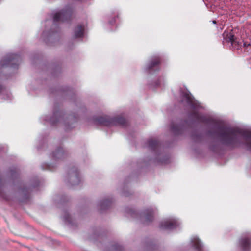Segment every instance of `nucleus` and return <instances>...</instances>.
I'll use <instances>...</instances> for the list:
<instances>
[{"label":"nucleus","mask_w":251,"mask_h":251,"mask_svg":"<svg viewBox=\"0 0 251 251\" xmlns=\"http://www.w3.org/2000/svg\"><path fill=\"white\" fill-rule=\"evenodd\" d=\"M27 89H28V90L29 91V93H30V91H32V87H31V86H29L28 87V88H27Z\"/></svg>","instance_id":"30"},{"label":"nucleus","mask_w":251,"mask_h":251,"mask_svg":"<svg viewBox=\"0 0 251 251\" xmlns=\"http://www.w3.org/2000/svg\"><path fill=\"white\" fill-rule=\"evenodd\" d=\"M160 58L159 55L152 56L147 63L145 68V71L149 74H153L159 70V64Z\"/></svg>","instance_id":"10"},{"label":"nucleus","mask_w":251,"mask_h":251,"mask_svg":"<svg viewBox=\"0 0 251 251\" xmlns=\"http://www.w3.org/2000/svg\"><path fill=\"white\" fill-rule=\"evenodd\" d=\"M22 61L21 56L18 54L8 53L0 61V68L9 67L17 69Z\"/></svg>","instance_id":"8"},{"label":"nucleus","mask_w":251,"mask_h":251,"mask_svg":"<svg viewBox=\"0 0 251 251\" xmlns=\"http://www.w3.org/2000/svg\"><path fill=\"white\" fill-rule=\"evenodd\" d=\"M70 89L68 87H65V88H62V89H59L57 90V91L59 93L61 92H66L68 93V92L69 91H70Z\"/></svg>","instance_id":"26"},{"label":"nucleus","mask_w":251,"mask_h":251,"mask_svg":"<svg viewBox=\"0 0 251 251\" xmlns=\"http://www.w3.org/2000/svg\"><path fill=\"white\" fill-rule=\"evenodd\" d=\"M87 30V23L78 24L74 29L73 36L74 38H82L85 36Z\"/></svg>","instance_id":"15"},{"label":"nucleus","mask_w":251,"mask_h":251,"mask_svg":"<svg viewBox=\"0 0 251 251\" xmlns=\"http://www.w3.org/2000/svg\"><path fill=\"white\" fill-rule=\"evenodd\" d=\"M239 244L243 251H249L251 249V233L243 234L239 240Z\"/></svg>","instance_id":"14"},{"label":"nucleus","mask_w":251,"mask_h":251,"mask_svg":"<svg viewBox=\"0 0 251 251\" xmlns=\"http://www.w3.org/2000/svg\"><path fill=\"white\" fill-rule=\"evenodd\" d=\"M68 177V182L72 186L77 185L80 183L81 179L77 167L74 166L69 169Z\"/></svg>","instance_id":"12"},{"label":"nucleus","mask_w":251,"mask_h":251,"mask_svg":"<svg viewBox=\"0 0 251 251\" xmlns=\"http://www.w3.org/2000/svg\"><path fill=\"white\" fill-rule=\"evenodd\" d=\"M112 203V199L105 198L99 202L98 207L101 212H102L108 209L111 206Z\"/></svg>","instance_id":"18"},{"label":"nucleus","mask_w":251,"mask_h":251,"mask_svg":"<svg viewBox=\"0 0 251 251\" xmlns=\"http://www.w3.org/2000/svg\"><path fill=\"white\" fill-rule=\"evenodd\" d=\"M190 123L187 120L182 121L177 125H174L172 123L171 126V130L175 135H181L185 132L190 126Z\"/></svg>","instance_id":"13"},{"label":"nucleus","mask_w":251,"mask_h":251,"mask_svg":"<svg viewBox=\"0 0 251 251\" xmlns=\"http://www.w3.org/2000/svg\"><path fill=\"white\" fill-rule=\"evenodd\" d=\"M128 213L129 214H130L132 216L134 217L136 215L137 213H136V212H135V211H134L132 209H130L128 212Z\"/></svg>","instance_id":"27"},{"label":"nucleus","mask_w":251,"mask_h":251,"mask_svg":"<svg viewBox=\"0 0 251 251\" xmlns=\"http://www.w3.org/2000/svg\"><path fill=\"white\" fill-rule=\"evenodd\" d=\"M0 98L6 100H11L12 99L11 94L2 86L0 85Z\"/></svg>","instance_id":"20"},{"label":"nucleus","mask_w":251,"mask_h":251,"mask_svg":"<svg viewBox=\"0 0 251 251\" xmlns=\"http://www.w3.org/2000/svg\"><path fill=\"white\" fill-rule=\"evenodd\" d=\"M212 23H213V24H216V21H215V20H213V21H212Z\"/></svg>","instance_id":"33"},{"label":"nucleus","mask_w":251,"mask_h":251,"mask_svg":"<svg viewBox=\"0 0 251 251\" xmlns=\"http://www.w3.org/2000/svg\"><path fill=\"white\" fill-rule=\"evenodd\" d=\"M191 247L196 251H202L203 245L197 236H192L190 239Z\"/></svg>","instance_id":"17"},{"label":"nucleus","mask_w":251,"mask_h":251,"mask_svg":"<svg viewBox=\"0 0 251 251\" xmlns=\"http://www.w3.org/2000/svg\"><path fill=\"white\" fill-rule=\"evenodd\" d=\"M77 120V116L75 115H67L56 106L53 108L51 116L43 115L40 119V122L44 125L49 124L51 126L62 125L65 126L66 130L75 127Z\"/></svg>","instance_id":"3"},{"label":"nucleus","mask_w":251,"mask_h":251,"mask_svg":"<svg viewBox=\"0 0 251 251\" xmlns=\"http://www.w3.org/2000/svg\"><path fill=\"white\" fill-rule=\"evenodd\" d=\"M224 41L230 43L232 46V49L234 50H240L244 48L247 51H248L251 50V45L250 43L247 42H243L239 38L236 37L232 31L231 30L230 32L225 31L223 34Z\"/></svg>","instance_id":"6"},{"label":"nucleus","mask_w":251,"mask_h":251,"mask_svg":"<svg viewBox=\"0 0 251 251\" xmlns=\"http://www.w3.org/2000/svg\"><path fill=\"white\" fill-rule=\"evenodd\" d=\"M73 13L72 5H68L61 10L53 11L50 16L51 18L45 21V30L42 33V38L47 44L56 37L59 31V23L69 22Z\"/></svg>","instance_id":"2"},{"label":"nucleus","mask_w":251,"mask_h":251,"mask_svg":"<svg viewBox=\"0 0 251 251\" xmlns=\"http://www.w3.org/2000/svg\"><path fill=\"white\" fill-rule=\"evenodd\" d=\"M93 122L96 125L107 127L113 126H120L124 127L127 124L126 119L120 116L112 117L109 116L95 117L93 118Z\"/></svg>","instance_id":"5"},{"label":"nucleus","mask_w":251,"mask_h":251,"mask_svg":"<svg viewBox=\"0 0 251 251\" xmlns=\"http://www.w3.org/2000/svg\"><path fill=\"white\" fill-rule=\"evenodd\" d=\"M210 149H211L212 151H215V150L214 148V147H210Z\"/></svg>","instance_id":"31"},{"label":"nucleus","mask_w":251,"mask_h":251,"mask_svg":"<svg viewBox=\"0 0 251 251\" xmlns=\"http://www.w3.org/2000/svg\"><path fill=\"white\" fill-rule=\"evenodd\" d=\"M145 147L152 153V160L155 163L161 164L169 163V155L164 151L161 144L157 140L149 139L146 142Z\"/></svg>","instance_id":"4"},{"label":"nucleus","mask_w":251,"mask_h":251,"mask_svg":"<svg viewBox=\"0 0 251 251\" xmlns=\"http://www.w3.org/2000/svg\"><path fill=\"white\" fill-rule=\"evenodd\" d=\"M122 195H123V196H129V195H130V194H129V193L128 192H128H127V191L126 192V191H124V192L122 193Z\"/></svg>","instance_id":"29"},{"label":"nucleus","mask_w":251,"mask_h":251,"mask_svg":"<svg viewBox=\"0 0 251 251\" xmlns=\"http://www.w3.org/2000/svg\"><path fill=\"white\" fill-rule=\"evenodd\" d=\"M3 148V147L1 145H0V151H1L2 150Z\"/></svg>","instance_id":"32"},{"label":"nucleus","mask_w":251,"mask_h":251,"mask_svg":"<svg viewBox=\"0 0 251 251\" xmlns=\"http://www.w3.org/2000/svg\"><path fill=\"white\" fill-rule=\"evenodd\" d=\"M114 249L116 251H123L124 250L123 247L117 244L114 245Z\"/></svg>","instance_id":"25"},{"label":"nucleus","mask_w":251,"mask_h":251,"mask_svg":"<svg viewBox=\"0 0 251 251\" xmlns=\"http://www.w3.org/2000/svg\"><path fill=\"white\" fill-rule=\"evenodd\" d=\"M119 19V13L117 11L113 12L111 16L109 17L108 24L110 25H114L116 24L117 21Z\"/></svg>","instance_id":"21"},{"label":"nucleus","mask_w":251,"mask_h":251,"mask_svg":"<svg viewBox=\"0 0 251 251\" xmlns=\"http://www.w3.org/2000/svg\"><path fill=\"white\" fill-rule=\"evenodd\" d=\"M192 139L196 142H199L203 140V135L201 133L194 132L191 135Z\"/></svg>","instance_id":"22"},{"label":"nucleus","mask_w":251,"mask_h":251,"mask_svg":"<svg viewBox=\"0 0 251 251\" xmlns=\"http://www.w3.org/2000/svg\"><path fill=\"white\" fill-rule=\"evenodd\" d=\"M180 103L189 107L193 111L188 114V118L193 122H198L212 126L207 131L209 136L217 135L220 142L224 145L234 148L241 143V137L245 141L247 150L251 151V132L238 128L221 124L220 121L202 112L205 109L204 105L194 99L187 89L180 90Z\"/></svg>","instance_id":"1"},{"label":"nucleus","mask_w":251,"mask_h":251,"mask_svg":"<svg viewBox=\"0 0 251 251\" xmlns=\"http://www.w3.org/2000/svg\"><path fill=\"white\" fill-rule=\"evenodd\" d=\"M180 221L175 217H170L160 222L159 227L161 230H172L179 227Z\"/></svg>","instance_id":"9"},{"label":"nucleus","mask_w":251,"mask_h":251,"mask_svg":"<svg viewBox=\"0 0 251 251\" xmlns=\"http://www.w3.org/2000/svg\"><path fill=\"white\" fill-rule=\"evenodd\" d=\"M165 84V79L164 77H159L157 80L155 81L152 82L149 84V87L152 90L155 89L157 87H161L162 85Z\"/></svg>","instance_id":"19"},{"label":"nucleus","mask_w":251,"mask_h":251,"mask_svg":"<svg viewBox=\"0 0 251 251\" xmlns=\"http://www.w3.org/2000/svg\"><path fill=\"white\" fill-rule=\"evenodd\" d=\"M156 212L157 209L155 207H151L140 213L139 218L143 223L148 224L152 221Z\"/></svg>","instance_id":"11"},{"label":"nucleus","mask_w":251,"mask_h":251,"mask_svg":"<svg viewBox=\"0 0 251 251\" xmlns=\"http://www.w3.org/2000/svg\"><path fill=\"white\" fill-rule=\"evenodd\" d=\"M156 245L152 242L147 243L146 251H154L156 249Z\"/></svg>","instance_id":"23"},{"label":"nucleus","mask_w":251,"mask_h":251,"mask_svg":"<svg viewBox=\"0 0 251 251\" xmlns=\"http://www.w3.org/2000/svg\"><path fill=\"white\" fill-rule=\"evenodd\" d=\"M66 156V153L62 147L56 148L50 155L51 162L42 165L43 169L53 171L57 164Z\"/></svg>","instance_id":"7"},{"label":"nucleus","mask_w":251,"mask_h":251,"mask_svg":"<svg viewBox=\"0 0 251 251\" xmlns=\"http://www.w3.org/2000/svg\"><path fill=\"white\" fill-rule=\"evenodd\" d=\"M62 218L66 224H70L71 223L70 216L67 212H65Z\"/></svg>","instance_id":"24"},{"label":"nucleus","mask_w":251,"mask_h":251,"mask_svg":"<svg viewBox=\"0 0 251 251\" xmlns=\"http://www.w3.org/2000/svg\"><path fill=\"white\" fill-rule=\"evenodd\" d=\"M39 185V181L37 178L30 181V185L28 186H24L20 190V193L22 195L27 199L29 197V192L33 189L36 188Z\"/></svg>","instance_id":"16"},{"label":"nucleus","mask_w":251,"mask_h":251,"mask_svg":"<svg viewBox=\"0 0 251 251\" xmlns=\"http://www.w3.org/2000/svg\"><path fill=\"white\" fill-rule=\"evenodd\" d=\"M17 174V172L15 170H11L10 172V175L12 177H14Z\"/></svg>","instance_id":"28"}]
</instances>
